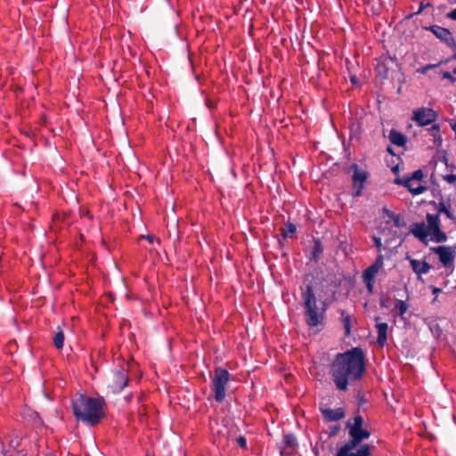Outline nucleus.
Wrapping results in <instances>:
<instances>
[{
  "label": "nucleus",
  "instance_id": "nucleus-34",
  "mask_svg": "<svg viewBox=\"0 0 456 456\" xmlns=\"http://www.w3.org/2000/svg\"><path fill=\"white\" fill-rule=\"evenodd\" d=\"M443 77L446 79H450L452 82L456 81V77H454L450 72H444L443 74Z\"/></svg>",
  "mask_w": 456,
  "mask_h": 456
},
{
  "label": "nucleus",
  "instance_id": "nucleus-33",
  "mask_svg": "<svg viewBox=\"0 0 456 456\" xmlns=\"http://www.w3.org/2000/svg\"><path fill=\"white\" fill-rule=\"evenodd\" d=\"M141 239H145L147 240L150 243H154V241L156 240V238L152 235H142L141 236Z\"/></svg>",
  "mask_w": 456,
  "mask_h": 456
},
{
  "label": "nucleus",
  "instance_id": "nucleus-19",
  "mask_svg": "<svg viewBox=\"0 0 456 456\" xmlns=\"http://www.w3.org/2000/svg\"><path fill=\"white\" fill-rule=\"evenodd\" d=\"M379 272V269L376 266H373L372 265L369 266L362 274L363 280H370V281H375V277Z\"/></svg>",
  "mask_w": 456,
  "mask_h": 456
},
{
  "label": "nucleus",
  "instance_id": "nucleus-15",
  "mask_svg": "<svg viewBox=\"0 0 456 456\" xmlns=\"http://www.w3.org/2000/svg\"><path fill=\"white\" fill-rule=\"evenodd\" d=\"M283 444H284V447L281 448V454L282 456L289 455L293 452V451L297 447V439H296L295 436H293V435H290V434L285 435L283 436Z\"/></svg>",
  "mask_w": 456,
  "mask_h": 456
},
{
  "label": "nucleus",
  "instance_id": "nucleus-2",
  "mask_svg": "<svg viewBox=\"0 0 456 456\" xmlns=\"http://www.w3.org/2000/svg\"><path fill=\"white\" fill-rule=\"evenodd\" d=\"M363 419L360 415L348 420L346 427L349 430L351 440L339 448L336 456H370V446L360 443L368 439L370 432L362 428Z\"/></svg>",
  "mask_w": 456,
  "mask_h": 456
},
{
  "label": "nucleus",
  "instance_id": "nucleus-10",
  "mask_svg": "<svg viewBox=\"0 0 456 456\" xmlns=\"http://www.w3.org/2000/svg\"><path fill=\"white\" fill-rule=\"evenodd\" d=\"M436 118V112L429 108H420L418 110H415L412 113V119L419 125V126H427L431 124L433 121H435Z\"/></svg>",
  "mask_w": 456,
  "mask_h": 456
},
{
  "label": "nucleus",
  "instance_id": "nucleus-17",
  "mask_svg": "<svg viewBox=\"0 0 456 456\" xmlns=\"http://www.w3.org/2000/svg\"><path fill=\"white\" fill-rule=\"evenodd\" d=\"M389 140L393 144L397 146H403L406 142L404 135L395 130L390 132Z\"/></svg>",
  "mask_w": 456,
  "mask_h": 456
},
{
  "label": "nucleus",
  "instance_id": "nucleus-3",
  "mask_svg": "<svg viewBox=\"0 0 456 456\" xmlns=\"http://www.w3.org/2000/svg\"><path fill=\"white\" fill-rule=\"evenodd\" d=\"M103 399L79 395L73 401V412L77 419L89 425L97 424L103 417Z\"/></svg>",
  "mask_w": 456,
  "mask_h": 456
},
{
  "label": "nucleus",
  "instance_id": "nucleus-37",
  "mask_svg": "<svg viewBox=\"0 0 456 456\" xmlns=\"http://www.w3.org/2000/svg\"><path fill=\"white\" fill-rule=\"evenodd\" d=\"M438 292H440V289H439L435 288V289H433V293H434V294H437Z\"/></svg>",
  "mask_w": 456,
  "mask_h": 456
},
{
  "label": "nucleus",
  "instance_id": "nucleus-18",
  "mask_svg": "<svg viewBox=\"0 0 456 456\" xmlns=\"http://www.w3.org/2000/svg\"><path fill=\"white\" fill-rule=\"evenodd\" d=\"M394 310L399 316H403L408 310V305L400 299H396L394 304Z\"/></svg>",
  "mask_w": 456,
  "mask_h": 456
},
{
  "label": "nucleus",
  "instance_id": "nucleus-16",
  "mask_svg": "<svg viewBox=\"0 0 456 456\" xmlns=\"http://www.w3.org/2000/svg\"><path fill=\"white\" fill-rule=\"evenodd\" d=\"M322 412L325 419L328 421H336L345 417L344 411L341 408L329 409L322 408Z\"/></svg>",
  "mask_w": 456,
  "mask_h": 456
},
{
  "label": "nucleus",
  "instance_id": "nucleus-35",
  "mask_svg": "<svg viewBox=\"0 0 456 456\" xmlns=\"http://www.w3.org/2000/svg\"><path fill=\"white\" fill-rule=\"evenodd\" d=\"M447 17L451 20H456V9L447 13Z\"/></svg>",
  "mask_w": 456,
  "mask_h": 456
},
{
  "label": "nucleus",
  "instance_id": "nucleus-1",
  "mask_svg": "<svg viewBox=\"0 0 456 456\" xmlns=\"http://www.w3.org/2000/svg\"><path fill=\"white\" fill-rule=\"evenodd\" d=\"M364 370L363 354L358 348L338 354L332 366L333 380L339 390H346L348 383L362 377Z\"/></svg>",
  "mask_w": 456,
  "mask_h": 456
},
{
  "label": "nucleus",
  "instance_id": "nucleus-38",
  "mask_svg": "<svg viewBox=\"0 0 456 456\" xmlns=\"http://www.w3.org/2000/svg\"><path fill=\"white\" fill-rule=\"evenodd\" d=\"M45 456H55V455L51 452V453L46 454Z\"/></svg>",
  "mask_w": 456,
  "mask_h": 456
},
{
  "label": "nucleus",
  "instance_id": "nucleus-36",
  "mask_svg": "<svg viewBox=\"0 0 456 456\" xmlns=\"http://www.w3.org/2000/svg\"><path fill=\"white\" fill-rule=\"evenodd\" d=\"M451 127L456 134V121L451 123Z\"/></svg>",
  "mask_w": 456,
  "mask_h": 456
},
{
  "label": "nucleus",
  "instance_id": "nucleus-7",
  "mask_svg": "<svg viewBox=\"0 0 456 456\" xmlns=\"http://www.w3.org/2000/svg\"><path fill=\"white\" fill-rule=\"evenodd\" d=\"M229 372L222 368L216 369L212 380V389L215 393V399L223 402L225 397L226 385L229 381Z\"/></svg>",
  "mask_w": 456,
  "mask_h": 456
},
{
  "label": "nucleus",
  "instance_id": "nucleus-21",
  "mask_svg": "<svg viewBox=\"0 0 456 456\" xmlns=\"http://www.w3.org/2000/svg\"><path fill=\"white\" fill-rule=\"evenodd\" d=\"M64 343V334L63 331L59 328L58 331L56 332L54 338H53V344L58 349H61L63 347Z\"/></svg>",
  "mask_w": 456,
  "mask_h": 456
},
{
  "label": "nucleus",
  "instance_id": "nucleus-32",
  "mask_svg": "<svg viewBox=\"0 0 456 456\" xmlns=\"http://www.w3.org/2000/svg\"><path fill=\"white\" fill-rule=\"evenodd\" d=\"M239 445L242 448H246L247 447V441H246V438L243 437V436H240L237 440Z\"/></svg>",
  "mask_w": 456,
  "mask_h": 456
},
{
  "label": "nucleus",
  "instance_id": "nucleus-11",
  "mask_svg": "<svg viewBox=\"0 0 456 456\" xmlns=\"http://www.w3.org/2000/svg\"><path fill=\"white\" fill-rule=\"evenodd\" d=\"M430 30L437 38L444 41L448 46L455 51L454 57L456 58V43L452 36V33L447 28L439 26H432Z\"/></svg>",
  "mask_w": 456,
  "mask_h": 456
},
{
  "label": "nucleus",
  "instance_id": "nucleus-4",
  "mask_svg": "<svg viewBox=\"0 0 456 456\" xmlns=\"http://www.w3.org/2000/svg\"><path fill=\"white\" fill-rule=\"evenodd\" d=\"M427 222L413 224L411 232L422 242L433 241L436 243L444 242L447 240L446 234L440 229L438 216L428 214Z\"/></svg>",
  "mask_w": 456,
  "mask_h": 456
},
{
  "label": "nucleus",
  "instance_id": "nucleus-28",
  "mask_svg": "<svg viewBox=\"0 0 456 456\" xmlns=\"http://www.w3.org/2000/svg\"><path fill=\"white\" fill-rule=\"evenodd\" d=\"M373 240H374V244H375L376 248L379 250V253H381V249H382L381 238H379V237H373Z\"/></svg>",
  "mask_w": 456,
  "mask_h": 456
},
{
  "label": "nucleus",
  "instance_id": "nucleus-27",
  "mask_svg": "<svg viewBox=\"0 0 456 456\" xmlns=\"http://www.w3.org/2000/svg\"><path fill=\"white\" fill-rule=\"evenodd\" d=\"M2 456H26V454L20 451L12 450L3 452Z\"/></svg>",
  "mask_w": 456,
  "mask_h": 456
},
{
  "label": "nucleus",
  "instance_id": "nucleus-22",
  "mask_svg": "<svg viewBox=\"0 0 456 456\" xmlns=\"http://www.w3.org/2000/svg\"><path fill=\"white\" fill-rule=\"evenodd\" d=\"M341 319L346 330V333L349 334L351 330V316L346 311H342Z\"/></svg>",
  "mask_w": 456,
  "mask_h": 456
},
{
  "label": "nucleus",
  "instance_id": "nucleus-25",
  "mask_svg": "<svg viewBox=\"0 0 456 456\" xmlns=\"http://www.w3.org/2000/svg\"><path fill=\"white\" fill-rule=\"evenodd\" d=\"M296 232V226L293 224H288L286 228L283 231V235L285 237L291 236Z\"/></svg>",
  "mask_w": 456,
  "mask_h": 456
},
{
  "label": "nucleus",
  "instance_id": "nucleus-14",
  "mask_svg": "<svg viewBox=\"0 0 456 456\" xmlns=\"http://www.w3.org/2000/svg\"><path fill=\"white\" fill-rule=\"evenodd\" d=\"M380 318L376 317V330L378 333L377 342L379 346L383 347L387 340L388 325L386 322H379Z\"/></svg>",
  "mask_w": 456,
  "mask_h": 456
},
{
  "label": "nucleus",
  "instance_id": "nucleus-5",
  "mask_svg": "<svg viewBox=\"0 0 456 456\" xmlns=\"http://www.w3.org/2000/svg\"><path fill=\"white\" fill-rule=\"evenodd\" d=\"M305 304V319L307 325L311 328L318 327L322 323L324 313L327 306L324 302L318 305L317 298L311 286H307L302 294Z\"/></svg>",
  "mask_w": 456,
  "mask_h": 456
},
{
  "label": "nucleus",
  "instance_id": "nucleus-12",
  "mask_svg": "<svg viewBox=\"0 0 456 456\" xmlns=\"http://www.w3.org/2000/svg\"><path fill=\"white\" fill-rule=\"evenodd\" d=\"M353 169V183L355 189L354 196H359L363 188V183L367 179V174L365 171L359 169L356 166H354Z\"/></svg>",
  "mask_w": 456,
  "mask_h": 456
},
{
  "label": "nucleus",
  "instance_id": "nucleus-13",
  "mask_svg": "<svg viewBox=\"0 0 456 456\" xmlns=\"http://www.w3.org/2000/svg\"><path fill=\"white\" fill-rule=\"evenodd\" d=\"M407 259L409 260L413 272L418 275L419 278L422 274H427L431 269L429 264L425 260H417L409 256Z\"/></svg>",
  "mask_w": 456,
  "mask_h": 456
},
{
  "label": "nucleus",
  "instance_id": "nucleus-31",
  "mask_svg": "<svg viewBox=\"0 0 456 456\" xmlns=\"http://www.w3.org/2000/svg\"><path fill=\"white\" fill-rule=\"evenodd\" d=\"M364 283L366 284V287L368 289V291L369 292H372L373 290V286H374V281H370V280H363Z\"/></svg>",
  "mask_w": 456,
  "mask_h": 456
},
{
  "label": "nucleus",
  "instance_id": "nucleus-6",
  "mask_svg": "<svg viewBox=\"0 0 456 456\" xmlns=\"http://www.w3.org/2000/svg\"><path fill=\"white\" fill-rule=\"evenodd\" d=\"M423 173L421 170H416L410 177L396 178L395 183L396 184L403 185L413 195H419L423 193L427 187L422 183Z\"/></svg>",
  "mask_w": 456,
  "mask_h": 456
},
{
  "label": "nucleus",
  "instance_id": "nucleus-23",
  "mask_svg": "<svg viewBox=\"0 0 456 456\" xmlns=\"http://www.w3.org/2000/svg\"><path fill=\"white\" fill-rule=\"evenodd\" d=\"M438 212L444 213L448 218L455 220L452 213L450 211L449 208L446 207L444 204L440 203L439 208H438Z\"/></svg>",
  "mask_w": 456,
  "mask_h": 456
},
{
  "label": "nucleus",
  "instance_id": "nucleus-9",
  "mask_svg": "<svg viewBox=\"0 0 456 456\" xmlns=\"http://www.w3.org/2000/svg\"><path fill=\"white\" fill-rule=\"evenodd\" d=\"M432 251L438 256L439 260L444 266L449 267L452 265L456 256L455 248L448 246H439L433 248Z\"/></svg>",
  "mask_w": 456,
  "mask_h": 456
},
{
  "label": "nucleus",
  "instance_id": "nucleus-29",
  "mask_svg": "<svg viewBox=\"0 0 456 456\" xmlns=\"http://www.w3.org/2000/svg\"><path fill=\"white\" fill-rule=\"evenodd\" d=\"M444 179L449 183H456V175H447L444 177Z\"/></svg>",
  "mask_w": 456,
  "mask_h": 456
},
{
  "label": "nucleus",
  "instance_id": "nucleus-26",
  "mask_svg": "<svg viewBox=\"0 0 456 456\" xmlns=\"http://www.w3.org/2000/svg\"><path fill=\"white\" fill-rule=\"evenodd\" d=\"M373 266H376L379 270L382 269L384 265V257L381 253H379L375 260V262L372 264Z\"/></svg>",
  "mask_w": 456,
  "mask_h": 456
},
{
  "label": "nucleus",
  "instance_id": "nucleus-20",
  "mask_svg": "<svg viewBox=\"0 0 456 456\" xmlns=\"http://www.w3.org/2000/svg\"><path fill=\"white\" fill-rule=\"evenodd\" d=\"M379 272V269L376 266H373L372 265L369 266L362 274L363 280H370V281H375V277Z\"/></svg>",
  "mask_w": 456,
  "mask_h": 456
},
{
  "label": "nucleus",
  "instance_id": "nucleus-8",
  "mask_svg": "<svg viewBox=\"0 0 456 456\" xmlns=\"http://www.w3.org/2000/svg\"><path fill=\"white\" fill-rule=\"evenodd\" d=\"M124 368L112 371L107 378V385L112 393L120 392L128 382Z\"/></svg>",
  "mask_w": 456,
  "mask_h": 456
},
{
  "label": "nucleus",
  "instance_id": "nucleus-30",
  "mask_svg": "<svg viewBox=\"0 0 456 456\" xmlns=\"http://www.w3.org/2000/svg\"><path fill=\"white\" fill-rule=\"evenodd\" d=\"M436 67V65H432V64H428V65H426L420 69H418V72L421 73V74H425L428 70H429L430 69Z\"/></svg>",
  "mask_w": 456,
  "mask_h": 456
},
{
  "label": "nucleus",
  "instance_id": "nucleus-24",
  "mask_svg": "<svg viewBox=\"0 0 456 456\" xmlns=\"http://www.w3.org/2000/svg\"><path fill=\"white\" fill-rule=\"evenodd\" d=\"M387 217L392 221L395 227L398 228L400 224V218L398 216L394 215L392 212L387 210Z\"/></svg>",
  "mask_w": 456,
  "mask_h": 456
}]
</instances>
